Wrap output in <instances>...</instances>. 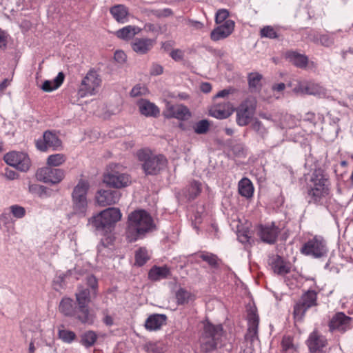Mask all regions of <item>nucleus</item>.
Wrapping results in <instances>:
<instances>
[{"label":"nucleus","mask_w":353,"mask_h":353,"mask_svg":"<svg viewBox=\"0 0 353 353\" xmlns=\"http://www.w3.org/2000/svg\"><path fill=\"white\" fill-rule=\"evenodd\" d=\"M248 332L251 337H254L257 332L259 316L255 308H251L248 314Z\"/></svg>","instance_id":"nucleus-30"},{"label":"nucleus","mask_w":353,"mask_h":353,"mask_svg":"<svg viewBox=\"0 0 353 353\" xmlns=\"http://www.w3.org/2000/svg\"><path fill=\"white\" fill-rule=\"evenodd\" d=\"M0 225L8 232L13 229V222L9 210H5L0 216Z\"/></svg>","instance_id":"nucleus-41"},{"label":"nucleus","mask_w":353,"mask_h":353,"mask_svg":"<svg viewBox=\"0 0 353 353\" xmlns=\"http://www.w3.org/2000/svg\"><path fill=\"white\" fill-rule=\"evenodd\" d=\"M137 106L140 113L145 117H155L160 112L159 108L154 103L146 99L139 100L137 102Z\"/></svg>","instance_id":"nucleus-24"},{"label":"nucleus","mask_w":353,"mask_h":353,"mask_svg":"<svg viewBox=\"0 0 353 353\" xmlns=\"http://www.w3.org/2000/svg\"><path fill=\"white\" fill-rule=\"evenodd\" d=\"M288 58L292 63L299 68H305L308 61L307 57L295 52H288Z\"/></svg>","instance_id":"nucleus-34"},{"label":"nucleus","mask_w":353,"mask_h":353,"mask_svg":"<svg viewBox=\"0 0 353 353\" xmlns=\"http://www.w3.org/2000/svg\"><path fill=\"white\" fill-rule=\"evenodd\" d=\"M327 251L326 242L321 236H315L308 240L301 249L302 254L314 258L323 257Z\"/></svg>","instance_id":"nucleus-8"},{"label":"nucleus","mask_w":353,"mask_h":353,"mask_svg":"<svg viewBox=\"0 0 353 353\" xmlns=\"http://www.w3.org/2000/svg\"><path fill=\"white\" fill-rule=\"evenodd\" d=\"M28 191L32 194H36L41 196L42 194L45 192V187L36 183H29Z\"/></svg>","instance_id":"nucleus-53"},{"label":"nucleus","mask_w":353,"mask_h":353,"mask_svg":"<svg viewBox=\"0 0 353 353\" xmlns=\"http://www.w3.org/2000/svg\"><path fill=\"white\" fill-rule=\"evenodd\" d=\"M72 302V299L70 298H63L59 304L60 312L66 316L73 315L74 309Z\"/></svg>","instance_id":"nucleus-37"},{"label":"nucleus","mask_w":353,"mask_h":353,"mask_svg":"<svg viewBox=\"0 0 353 353\" xmlns=\"http://www.w3.org/2000/svg\"><path fill=\"white\" fill-rule=\"evenodd\" d=\"M137 158L143 161V169L147 174H157L166 166L167 160L163 155H153L145 150L137 152Z\"/></svg>","instance_id":"nucleus-6"},{"label":"nucleus","mask_w":353,"mask_h":353,"mask_svg":"<svg viewBox=\"0 0 353 353\" xmlns=\"http://www.w3.org/2000/svg\"><path fill=\"white\" fill-rule=\"evenodd\" d=\"M170 274V270L166 266L153 267L149 272V278L153 281H159L166 278Z\"/></svg>","instance_id":"nucleus-33"},{"label":"nucleus","mask_w":353,"mask_h":353,"mask_svg":"<svg viewBox=\"0 0 353 353\" xmlns=\"http://www.w3.org/2000/svg\"><path fill=\"white\" fill-rule=\"evenodd\" d=\"M228 15H229V12L227 10H225V9L219 10L216 14V17H215L216 23H223L225 21H227V18H228Z\"/></svg>","instance_id":"nucleus-55"},{"label":"nucleus","mask_w":353,"mask_h":353,"mask_svg":"<svg viewBox=\"0 0 353 353\" xmlns=\"http://www.w3.org/2000/svg\"><path fill=\"white\" fill-rule=\"evenodd\" d=\"M163 115L166 118H175L179 120H185L190 117V113L187 107L181 104L173 105L170 103H166Z\"/></svg>","instance_id":"nucleus-18"},{"label":"nucleus","mask_w":353,"mask_h":353,"mask_svg":"<svg viewBox=\"0 0 353 353\" xmlns=\"http://www.w3.org/2000/svg\"><path fill=\"white\" fill-rule=\"evenodd\" d=\"M149 256L148 251L145 248H140L136 252L135 260L136 263L141 266L148 260Z\"/></svg>","instance_id":"nucleus-46"},{"label":"nucleus","mask_w":353,"mask_h":353,"mask_svg":"<svg viewBox=\"0 0 353 353\" xmlns=\"http://www.w3.org/2000/svg\"><path fill=\"white\" fill-rule=\"evenodd\" d=\"M154 228V220L147 211L137 210L128 215L126 236L130 241H137Z\"/></svg>","instance_id":"nucleus-1"},{"label":"nucleus","mask_w":353,"mask_h":353,"mask_svg":"<svg viewBox=\"0 0 353 353\" xmlns=\"http://www.w3.org/2000/svg\"><path fill=\"white\" fill-rule=\"evenodd\" d=\"M61 146V141L58 136L52 131H46L43 133L42 139L36 141L37 148L42 152H45L48 148H51L53 150H59Z\"/></svg>","instance_id":"nucleus-15"},{"label":"nucleus","mask_w":353,"mask_h":353,"mask_svg":"<svg viewBox=\"0 0 353 353\" xmlns=\"http://www.w3.org/2000/svg\"><path fill=\"white\" fill-rule=\"evenodd\" d=\"M114 59L119 63H123L126 60V55L122 50H117L114 53Z\"/></svg>","instance_id":"nucleus-61"},{"label":"nucleus","mask_w":353,"mask_h":353,"mask_svg":"<svg viewBox=\"0 0 353 353\" xmlns=\"http://www.w3.org/2000/svg\"><path fill=\"white\" fill-rule=\"evenodd\" d=\"M5 162L22 172H27L31 167V161L28 154L19 151H11L4 155Z\"/></svg>","instance_id":"nucleus-9"},{"label":"nucleus","mask_w":353,"mask_h":353,"mask_svg":"<svg viewBox=\"0 0 353 353\" xmlns=\"http://www.w3.org/2000/svg\"><path fill=\"white\" fill-rule=\"evenodd\" d=\"M316 301V293L314 291H308L305 293L299 303H296L294 308V316L296 320H301L306 310L315 305Z\"/></svg>","instance_id":"nucleus-13"},{"label":"nucleus","mask_w":353,"mask_h":353,"mask_svg":"<svg viewBox=\"0 0 353 353\" xmlns=\"http://www.w3.org/2000/svg\"><path fill=\"white\" fill-rule=\"evenodd\" d=\"M261 117L267 120L272 121L275 123L276 128L280 129L281 131H283L287 128H292L293 127V125L291 124L290 122H292L294 119L291 116L289 115L283 117L282 119L279 121L277 119V118L273 119L271 116H267L265 114H261Z\"/></svg>","instance_id":"nucleus-28"},{"label":"nucleus","mask_w":353,"mask_h":353,"mask_svg":"<svg viewBox=\"0 0 353 353\" xmlns=\"http://www.w3.org/2000/svg\"><path fill=\"white\" fill-rule=\"evenodd\" d=\"M307 345L312 353H321L326 345V339L323 335L314 331L309 336Z\"/></svg>","instance_id":"nucleus-22"},{"label":"nucleus","mask_w":353,"mask_h":353,"mask_svg":"<svg viewBox=\"0 0 353 353\" xmlns=\"http://www.w3.org/2000/svg\"><path fill=\"white\" fill-rule=\"evenodd\" d=\"M268 263L273 272L277 274H285L289 272L290 270V264L285 262L283 259L278 255L270 256Z\"/></svg>","instance_id":"nucleus-23"},{"label":"nucleus","mask_w":353,"mask_h":353,"mask_svg":"<svg viewBox=\"0 0 353 353\" xmlns=\"http://www.w3.org/2000/svg\"><path fill=\"white\" fill-rule=\"evenodd\" d=\"M87 285L92 289V295H96V289L97 288V281L96 278L90 275L87 277Z\"/></svg>","instance_id":"nucleus-59"},{"label":"nucleus","mask_w":353,"mask_h":353,"mask_svg":"<svg viewBox=\"0 0 353 353\" xmlns=\"http://www.w3.org/2000/svg\"><path fill=\"white\" fill-rule=\"evenodd\" d=\"M256 101L254 97H248L236 108V123L240 126L248 125L252 120L256 109Z\"/></svg>","instance_id":"nucleus-10"},{"label":"nucleus","mask_w":353,"mask_h":353,"mask_svg":"<svg viewBox=\"0 0 353 353\" xmlns=\"http://www.w3.org/2000/svg\"><path fill=\"white\" fill-rule=\"evenodd\" d=\"M66 160L64 154L58 153L50 155L47 158L46 163L50 167H58L61 165Z\"/></svg>","instance_id":"nucleus-38"},{"label":"nucleus","mask_w":353,"mask_h":353,"mask_svg":"<svg viewBox=\"0 0 353 353\" xmlns=\"http://www.w3.org/2000/svg\"><path fill=\"white\" fill-rule=\"evenodd\" d=\"M276 28L271 26H267L261 29L260 34L261 37L269 39H276L279 37Z\"/></svg>","instance_id":"nucleus-45"},{"label":"nucleus","mask_w":353,"mask_h":353,"mask_svg":"<svg viewBox=\"0 0 353 353\" xmlns=\"http://www.w3.org/2000/svg\"><path fill=\"white\" fill-rule=\"evenodd\" d=\"M163 67L159 64H153L150 68L151 75H159L163 73Z\"/></svg>","instance_id":"nucleus-62"},{"label":"nucleus","mask_w":353,"mask_h":353,"mask_svg":"<svg viewBox=\"0 0 353 353\" xmlns=\"http://www.w3.org/2000/svg\"><path fill=\"white\" fill-rule=\"evenodd\" d=\"M121 194L117 190H99L95 195V201L98 205L105 207L117 203L120 199Z\"/></svg>","instance_id":"nucleus-16"},{"label":"nucleus","mask_w":353,"mask_h":353,"mask_svg":"<svg viewBox=\"0 0 353 353\" xmlns=\"http://www.w3.org/2000/svg\"><path fill=\"white\" fill-rule=\"evenodd\" d=\"M154 40L150 39H136L132 43V48L138 54H145L153 46Z\"/></svg>","instance_id":"nucleus-26"},{"label":"nucleus","mask_w":353,"mask_h":353,"mask_svg":"<svg viewBox=\"0 0 353 353\" xmlns=\"http://www.w3.org/2000/svg\"><path fill=\"white\" fill-rule=\"evenodd\" d=\"M141 31L139 27L133 26H127L117 30L115 32L116 36L123 40H129Z\"/></svg>","instance_id":"nucleus-29"},{"label":"nucleus","mask_w":353,"mask_h":353,"mask_svg":"<svg viewBox=\"0 0 353 353\" xmlns=\"http://www.w3.org/2000/svg\"><path fill=\"white\" fill-rule=\"evenodd\" d=\"M199 257L201 258L203 261L208 262L210 265L214 266L217 263V258L215 255L210 253H201Z\"/></svg>","instance_id":"nucleus-54"},{"label":"nucleus","mask_w":353,"mask_h":353,"mask_svg":"<svg viewBox=\"0 0 353 353\" xmlns=\"http://www.w3.org/2000/svg\"><path fill=\"white\" fill-rule=\"evenodd\" d=\"M234 110L233 105L228 101H213L209 114L216 119H224L229 117Z\"/></svg>","instance_id":"nucleus-14"},{"label":"nucleus","mask_w":353,"mask_h":353,"mask_svg":"<svg viewBox=\"0 0 353 353\" xmlns=\"http://www.w3.org/2000/svg\"><path fill=\"white\" fill-rule=\"evenodd\" d=\"M201 191V183L198 181H193L188 188V197L190 199L196 198Z\"/></svg>","instance_id":"nucleus-47"},{"label":"nucleus","mask_w":353,"mask_h":353,"mask_svg":"<svg viewBox=\"0 0 353 353\" xmlns=\"http://www.w3.org/2000/svg\"><path fill=\"white\" fill-rule=\"evenodd\" d=\"M144 350L148 353H164L166 347L161 341H150L144 345Z\"/></svg>","instance_id":"nucleus-35"},{"label":"nucleus","mask_w":353,"mask_h":353,"mask_svg":"<svg viewBox=\"0 0 353 353\" xmlns=\"http://www.w3.org/2000/svg\"><path fill=\"white\" fill-rule=\"evenodd\" d=\"M92 293L88 288L82 286L78 288L76 292V301L78 305L77 318L83 323L92 324L95 316L91 313L88 307Z\"/></svg>","instance_id":"nucleus-5"},{"label":"nucleus","mask_w":353,"mask_h":353,"mask_svg":"<svg viewBox=\"0 0 353 353\" xmlns=\"http://www.w3.org/2000/svg\"><path fill=\"white\" fill-rule=\"evenodd\" d=\"M261 74L257 72L250 74L248 76V82L250 88L253 90H259L261 85Z\"/></svg>","instance_id":"nucleus-43"},{"label":"nucleus","mask_w":353,"mask_h":353,"mask_svg":"<svg viewBox=\"0 0 353 353\" xmlns=\"http://www.w3.org/2000/svg\"><path fill=\"white\" fill-rule=\"evenodd\" d=\"M64 74L59 72L52 80H46L43 82L41 88L45 92H51L57 89L63 83Z\"/></svg>","instance_id":"nucleus-31"},{"label":"nucleus","mask_w":353,"mask_h":353,"mask_svg":"<svg viewBox=\"0 0 353 353\" xmlns=\"http://www.w3.org/2000/svg\"><path fill=\"white\" fill-rule=\"evenodd\" d=\"M237 236L239 241L242 243H250L251 236L248 231H238Z\"/></svg>","instance_id":"nucleus-58"},{"label":"nucleus","mask_w":353,"mask_h":353,"mask_svg":"<svg viewBox=\"0 0 353 353\" xmlns=\"http://www.w3.org/2000/svg\"><path fill=\"white\" fill-rule=\"evenodd\" d=\"M101 80L95 71H90L81 81L78 95L83 98L95 94L101 85Z\"/></svg>","instance_id":"nucleus-11"},{"label":"nucleus","mask_w":353,"mask_h":353,"mask_svg":"<svg viewBox=\"0 0 353 353\" xmlns=\"http://www.w3.org/2000/svg\"><path fill=\"white\" fill-rule=\"evenodd\" d=\"M221 334L222 326L221 325L215 326L208 322L205 323L203 334L201 339V350L205 352H210L216 348Z\"/></svg>","instance_id":"nucleus-7"},{"label":"nucleus","mask_w":353,"mask_h":353,"mask_svg":"<svg viewBox=\"0 0 353 353\" xmlns=\"http://www.w3.org/2000/svg\"><path fill=\"white\" fill-rule=\"evenodd\" d=\"M64 171L61 169L46 166L37 170V179L46 183L57 184L64 178Z\"/></svg>","instance_id":"nucleus-12"},{"label":"nucleus","mask_w":353,"mask_h":353,"mask_svg":"<svg viewBox=\"0 0 353 353\" xmlns=\"http://www.w3.org/2000/svg\"><path fill=\"white\" fill-rule=\"evenodd\" d=\"M176 299L179 304H185L192 301L193 296L188 291L180 288L176 293Z\"/></svg>","instance_id":"nucleus-44"},{"label":"nucleus","mask_w":353,"mask_h":353,"mask_svg":"<svg viewBox=\"0 0 353 353\" xmlns=\"http://www.w3.org/2000/svg\"><path fill=\"white\" fill-rule=\"evenodd\" d=\"M148 90L145 85H136L130 92V96L132 97H137L139 96H143L147 94Z\"/></svg>","instance_id":"nucleus-51"},{"label":"nucleus","mask_w":353,"mask_h":353,"mask_svg":"<svg viewBox=\"0 0 353 353\" xmlns=\"http://www.w3.org/2000/svg\"><path fill=\"white\" fill-rule=\"evenodd\" d=\"M103 322L108 326H112L114 324L113 317L111 315L108 314L106 311H103Z\"/></svg>","instance_id":"nucleus-63"},{"label":"nucleus","mask_w":353,"mask_h":353,"mask_svg":"<svg viewBox=\"0 0 353 353\" xmlns=\"http://www.w3.org/2000/svg\"><path fill=\"white\" fill-rule=\"evenodd\" d=\"M89 189L90 183L85 179H80L74 187L72 192V212L68 214L69 218L74 215L79 218L86 216L88 208L87 195Z\"/></svg>","instance_id":"nucleus-2"},{"label":"nucleus","mask_w":353,"mask_h":353,"mask_svg":"<svg viewBox=\"0 0 353 353\" xmlns=\"http://www.w3.org/2000/svg\"><path fill=\"white\" fill-rule=\"evenodd\" d=\"M103 182L109 186L121 188L128 185L130 183V179L129 175L125 173L112 171L104 175Z\"/></svg>","instance_id":"nucleus-17"},{"label":"nucleus","mask_w":353,"mask_h":353,"mask_svg":"<svg viewBox=\"0 0 353 353\" xmlns=\"http://www.w3.org/2000/svg\"><path fill=\"white\" fill-rule=\"evenodd\" d=\"M285 88V85L283 83H275L272 85V90L274 92V95L276 99L281 97L283 92Z\"/></svg>","instance_id":"nucleus-57"},{"label":"nucleus","mask_w":353,"mask_h":353,"mask_svg":"<svg viewBox=\"0 0 353 353\" xmlns=\"http://www.w3.org/2000/svg\"><path fill=\"white\" fill-rule=\"evenodd\" d=\"M239 192L241 196L246 198L252 196L254 188L250 179L243 178L239 181Z\"/></svg>","instance_id":"nucleus-32"},{"label":"nucleus","mask_w":353,"mask_h":353,"mask_svg":"<svg viewBox=\"0 0 353 353\" xmlns=\"http://www.w3.org/2000/svg\"><path fill=\"white\" fill-rule=\"evenodd\" d=\"M279 233V229L273 223L270 225H261L257 229V234L261 239L269 244L275 243Z\"/></svg>","instance_id":"nucleus-19"},{"label":"nucleus","mask_w":353,"mask_h":353,"mask_svg":"<svg viewBox=\"0 0 353 353\" xmlns=\"http://www.w3.org/2000/svg\"><path fill=\"white\" fill-rule=\"evenodd\" d=\"M293 346L292 340L290 336H284L282 340V347L284 350H290Z\"/></svg>","instance_id":"nucleus-60"},{"label":"nucleus","mask_w":353,"mask_h":353,"mask_svg":"<svg viewBox=\"0 0 353 353\" xmlns=\"http://www.w3.org/2000/svg\"><path fill=\"white\" fill-rule=\"evenodd\" d=\"M292 88V91L298 94H305L306 81L295 79L288 83Z\"/></svg>","instance_id":"nucleus-42"},{"label":"nucleus","mask_w":353,"mask_h":353,"mask_svg":"<svg viewBox=\"0 0 353 353\" xmlns=\"http://www.w3.org/2000/svg\"><path fill=\"white\" fill-rule=\"evenodd\" d=\"M351 318L343 312L336 313L330 322V328L332 330L344 332L350 327Z\"/></svg>","instance_id":"nucleus-21"},{"label":"nucleus","mask_w":353,"mask_h":353,"mask_svg":"<svg viewBox=\"0 0 353 353\" xmlns=\"http://www.w3.org/2000/svg\"><path fill=\"white\" fill-rule=\"evenodd\" d=\"M309 201L323 204L330 194L329 182L320 171L312 173L309 183Z\"/></svg>","instance_id":"nucleus-3"},{"label":"nucleus","mask_w":353,"mask_h":353,"mask_svg":"<svg viewBox=\"0 0 353 353\" xmlns=\"http://www.w3.org/2000/svg\"><path fill=\"white\" fill-rule=\"evenodd\" d=\"M166 319L167 317L164 314H152L146 319L145 327L150 331L159 330L165 323Z\"/></svg>","instance_id":"nucleus-25"},{"label":"nucleus","mask_w":353,"mask_h":353,"mask_svg":"<svg viewBox=\"0 0 353 353\" xmlns=\"http://www.w3.org/2000/svg\"><path fill=\"white\" fill-rule=\"evenodd\" d=\"M110 12L118 23H125L128 22V10L124 5H116L110 8Z\"/></svg>","instance_id":"nucleus-27"},{"label":"nucleus","mask_w":353,"mask_h":353,"mask_svg":"<svg viewBox=\"0 0 353 353\" xmlns=\"http://www.w3.org/2000/svg\"><path fill=\"white\" fill-rule=\"evenodd\" d=\"M209 126L210 123L207 120H201L193 125V129L195 133L201 134L208 132Z\"/></svg>","instance_id":"nucleus-48"},{"label":"nucleus","mask_w":353,"mask_h":353,"mask_svg":"<svg viewBox=\"0 0 353 353\" xmlns=\"http://www.w3.org/2000/svg\"><path fill=\"white\" fill-rule=\"evenodd\" d=\"M305 94L322 96L325 94V89L319 84L306 81Z\"/></svg>","instance_id":"nucleus-36"},{"label":"nucleus","mask_w":353,"mask_h":353,"mask_svg":"<svg viewBox=\"0 0 353 353\" xmlns=\"http://www.w3.org/2000/svg\"><path fill=\"white\" fill-rule=\"evenodd\" d=\"M234 22L228 19L219 26L211 32V39L213 41H219L228 37L233 31Z\"/></svg>","instance_id":"nucleus-20"},{"label":"nucleus","mask_w":353,"mask_h":353,"mask_svg":"<svg viewBox=\"0 0 353 353\" xmlns=\"http://www.w3.org/2000/svg\"><path fill=\"white\" fill-rule=\"evenodd\" d=\"M97 341V334L93 331H88L83 333L81 337V343L85 347H90Z\"/></svg>","instance_id":"nucleus-40"},{"label":"nucleus","mask_w":353,"mask_h":353,"mask_svg":"<svg viewBox=\"0 0 353 353\" xmlns=\"http://www.w3.org/2000/svg\"><path fill=\"white\" fill-rule=\"evenodd\" d=\"M170 56L175 61H180L183 59V52L181 50H174L170 52Z\"/></svg>","instance_id":"nucleus-64"},{"label":"nucleus","mask_w":353,"mask_h":353,"mask_svg":"<svg viewBox=\"0 0 353 353\" xmlns=\"http://www.w3.org/2000/svg\"><path fill=\"white\" fill-rule=\"evenodd\" d=\"M8 210L10 214L17 219H22L25 216L26 213V209L23 206L19 205H12L10 206Z\"/></svg>","instance_id":"nucleus-49"},{"label":"nucleus","mask_w":353,"mask_h":353,"mask_svg":"<svg viewBox=\"0 0 353 353\" xmlns=\"http://www.w3.org/2000/svg\"><path fill=\"white\" fill-rule=\"evenodd\" d=\"M59 338L64 343H70L76 339L74 332L64 329L63 326L59 328Z\"/></svg>","instance_id":"nucleus-39"},{"label":"nucleus","mask_w":353,"mask_h":353,"mask_svg":"<svg viewBox=\"0 0 353 353\" xmlns=\"http://www.w3.org/2000/svg\"><path fill=\"white\" fill-rule=\"evenodd\" d=\"M252 129L261 137H264L268 134V130L259 121H255L252 125Z\"/></svg>","instance_id":"nucleus-52"},{"label":"nucleus","mask_w":353,"mask_h":353,"mask_svg":"<svg viewBox=\"0 0 353 353\" xmlns=\"http://www.w3.org/2000/svg\"><path fill=\"white\" fill-rule=\"evenodd\" d=\"M311 40L314 42H319L322 46L325 47L331 46L334 43L333 38L327 34H323L316 37H314L313 38H311Z\"/></svg>","instance_id":"nucleus-50"},{"label":"nucleus","mask_w":353,"mask_h":353,"mask_svg":"<svg viewBox=\"0 0 353 353\" xmlns=\"http://www.w3.org/2000/svg\"><path fill=\"white\" fill-rule=\"evenodd\" d=\"M231 93V89H224L221 90L213 97V101H227L228 96Z\"/></svg>","instance_id":"nucleus-56"},{"label":"nucleus","mask_w":353,"mask_h":353,"mask_svg":"<svg viewBox=\"0 0 353 353\" xmlns=\"http://www.w3.org/2000/svg\"><path fill=\"white\" fill-rule=\"evenodd\" d=\"M122 214L117 208H108L88 219V223L97 230H110L121 219Z\"/></svg>","instance_id":"nucleus-4"}]
</instances>
